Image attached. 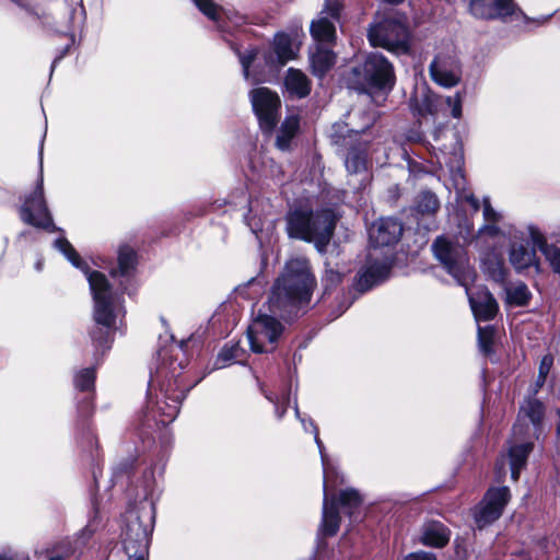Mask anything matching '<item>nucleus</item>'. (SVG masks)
<instances>
[{"label": "nucleus", "mask_w": 560, "mask_h": 560, "mask_svg": "<svg viewBox=\"0 0 560 560\" xmlns=\"http://www.w3.org/2000/svg\"><path fill=\"white\" fill-rule=\"evenodd\" d=\"M315 278L305 258H292L273 284L267 311L260 310L247 328L250 350L255 353L272 352L284 326L278 317L290 316L300 305L310 302Z\"/></svg>", "instance_id": "obj_1"}, {"label": "nucleus", "mask_w": 560, "mask_h": 560, "mask_svg": "<svg viewBox=\"0 0 560 560\" xmlns=\"http://www.w3.org/2000/svg\"><path fill=\"white\" fill-rule=\"evenodd\" d=\"M55 247L67 259L86 275L93 295V318L97 325L91 332V338L96 347L109 348L110 332L117 329V322L125 315L121 295L114 292L106 277L100 271L89 272L85 264L80 258L73 246L63 237L55 241Z\"/></svg>", "instance_id": "obj_2"}, {"label": "nucleus", "mask_w": 560, "mask_h": 560, "mask_svg": "<svg viewBox=\"0 0 560 560\" xmlns=\"http://www.w3.org/2000/svg\"><path fill=\"white\" fill-rule=\"evenodd\" d=\"M432 249L434 256L442 262L447 272L453 276L458 284L466 288L476 320H491L498 312L497 301L487 289L482 288L477 291L468 289V284L475 279V272L469 265L464 247L444 236H440L432 244Z\"/></svg>", "instance_id": "obj_3"}, {"label": "nucleus", "mask_w": 560, "mask_h": 560, "mask_svg": "<svg viewBox=\"0 0 560 560\" xmlns=\"http://www.w3.org/2000/svg\"><path fill=\"white\" fill-rule=\"evenodd\" d=\"M122 548L128 560H147L150 536L154 525V509L142 504L124 515Z\"/></svg>", "instance_id": "obj_4"}, {"label": "nucleus", "mask_w": 560, "mask_h": 560, "mask_svg": "<svg viewBox=\"0 0 560 560\" xmlns=\"http://www.w3.org/2000/svg\"><path fill=\"white\" fill-rule=\"evenodd\" d=\"M368 38L374 47L406 54L409 50L410 38L406 15L394 10L378 15L369 28Z\"/></svg>", "instance_id": "obj_5"}, {"label": "nucleus", "mask_w": 560, "mask_h": 560, "mask_svg": "<svg viewBox=\"0 0 560 560\" xmlns=\"http://www.w3.org/2000/svg\"><path fill=\"white\" fill-rule=\"evenodd\" d=\"M171 377L161 384L162 400L156 401L152 409V417L162 424L171 423L179 412L180 404L185 398L191 385H183L182 380L176 374V366L170 363Z\"/></svg>", "instance_id": "obj_6"}, {"label": "nucleus", "mask_w": 560, "mask_h": 560, "mask_svg": "<svg viewBox=\"0 0 560 560\" xmlns=\"http://www.w3.org/2000/svg\"><path fill=\"white\" fill-rule=\"evenodd\" d=\"M20 217L26 224L47 230L49 232L57 230L54 225L51 214L45 200L42 156L39 177L37 179L36 187L25 197L20 208Z\"/></svg>", "instance_id": "obj_7"}, {"label": "nucleus", "mask_w": 560, "mask_h": 560, "mask_svg": "<svg viewBox=\"0 0 560 560\" xmlns=\"http://www.w3.org/2000/svg\"><path fill=\"white\" fill-rule=\"evenodd\" d=\"M249 96L260 128L270 133L279 119L281 101L278 94L268 88H257L250 91Z\"/></svg>", "instance_id": "obj_8"}, {"label": "nucleus", "mask_w": 560, "mask_h": 560, "mask_svg": "<svg viewBox=\"0 0 560 560\" xmlns=\"http://www.w3.org/2000/svg\"><path fill=\"white\" fill-rule=\"evenodd\" d=\"M510 498L511 494L508 487L490 488L481 502L475 508L474 518L477 526L483 528L497 521L501 516Z\"/></svg>", "instance_id": "obj_9"}, {"label": "nucleus", "mask_w": 560, "mask_h": 560, "mask_svg": "<svg viewBox=\"0 0 560 560\" xmlns=\"http://www.w3.org/2000/svg\"><path fill=\"white\" fill-rule=\"evenodd\" d=\"M544 417L545 407L542 402L535 398L526 399L521 406L517 420L513 425L514 438L538 439Z\"/></svg>", "instance_id": "obj_10"}, {"label": "nucleus", "mask_w": 560, "mask_h": 560, "mask_svg": "<svg viewBox=\"0 0 560 560\" xmlns=\"http://www.w3.org/2000/svg\"><path fill=\"white\" fill-rule=\"evenodd\" d=\"M364 82L372 89L390 90L395 82L392 63L381 54H370L362 67Z\"/></svg>", "instance_id": "obj_11"}, {"label": "nucleus", "mask_w": 560, "mask_h": 560, "mask_svg": "<svg viewBox=\"0 0 560 560\" xmlns=\"http://www.w3.org/2000/svg\"><path fill=\"white\" fill-rule=\"evenodd\" d=\"M340 11L338 0H326L319 16L311 24V35L317 44L331 43L336 38L335 23L339 21Z\"/></svg>", "instance_id": "obj_12"}, {"label": "nucleus", "mask_w": 560, "mask_h": 560, "mask_svg": "<svg viewBox=\"0 0 560 560\" xmlns=\"http://www.w3.org/2000/svg\"><path fill=\"white\" fill-rule=\"evenodd\" d=\"M337 217L331 209L317 210L316 215L308 222V230H312V235L301 237V240L313 242L316 248L323 252L334 235Z\"/></svg>", "instance_id": "obj_13"}, {"label": "nucleus", "mask_w": 560, "mask_h": 560, "mask_svg": "<svg viewBox=\"0 0 560 560\" xmlns=\"http://www.w3.org/2000/svg\"><path fill=\"white\" fill-rule=\"evenodd\" d=\"M430 74L439 85L455 86L460 80L458 60L451 55H438L430 65Z\"/></svg>", "instance_id": "obj_14"}, {"label": "nucleus", "mask_w": 560, "mask_h": 560, "mask_svg": "<svg viewBox=\"0 0 560 560\" xmlns=\"http://www.w3.org/2000/svg\"><path fill=\"white\" fill-rule=\"evenodd\" d=\"M470 12L479 19H506L520 10L512 0H470Z\"/></svg>", "instance_id": "obj_15"}, {"label": "nucleus", "mask_w": 560, "mask_h": 560, "mask_svg": "<svg viewBox=\"0 0 560 560\" xmlns=\"http://www.w3.org/2000/svg\"><path fill=\"white\" fill-rule=\"evenodd\" d=\"M390 264L387 260H378L375 254L371 253L366 265L362 268L357 280V289L365 292L374 285L388 278Z\"/></svg>", "instance_id": "obj_16"}, {"label": "nucleus", "mask_w": 560, "mask_h": 560, "mask_svg": "<svg viewBox=\"0 0 560 560\" xmlns=\"http://www.w3.org/2000/svg\"><path fill=\"white\" fill-rule=\"evenodd\" d=\"M401 224L393 218L380 219L369 229L370 242L374 247L389 246L399 241Z\"/></svg>", "instance_id": "obj_17"}, {"label": "nucleus", "mask_w": 560, "mask_h": 560, "mask_svg": "<svg viewBox=\"0 0 560 560\" xmlns=\"http://www.w3.org/2000/svg\"><path fill=\"white\" fill-rule=\"evenodd\" d=\"M533 440L527 436L514 438L512 431V440L509 446V460L511 468V477L516 481L520 477L522 468L526 465L527 457L533 451Z\"/></svg>", "instance_id": "obj_18"}, {"label": "nucleus", "mask_w": 560, "mask_h": 560, "mask_svg": "<svg viewBox=\"0 0 560 560\" xmlns=\"http://www.w3.org/2000/svg\"><path fill=\"white\" fill-rule=\"evenodd\" d=\"M316 215V211L306 207H296L287 214V232L290 237H310L312 230H308V222Z\"/></svg>", "instance_id": "obj_19"}, {"label": "nucleus", "mask_w": 560, "mask_h": 560, "mask_svg": "<svg viewBox=\"0 0 560 560\" xmlns=\"http://www.w3.org/2000/svg\"><path fill=\"white\" fill-rule=\"evenodd\" d=\"M300 45L301 40L298 31H295L293 35L283 32L277 33L273 37L272 49L278 63L283 66L288 61L295 59L300 50Z\"/></svg>", "instance_id": "obj_20"}, {"label": "nucleus", "mask_w": 560, "mask_h": 560, "mask_svg": "<svg viewBox=\"0 0 560 560\" xmlns=\"http://www.w3.org/2000/svg\"><path fill=\"white\" fill-rule=\"evenodd\" d=\"M527 233L533 245L539 248L552 270L560 273V248L549 245L545 235L535 225H528Z\"/></svg>", "instance_id": "obj_21"}, {"label": "nucleus", "mask_w": 560, "mask_h": 560, "mask_svg": "<svg viewBox=\"0 0 560 560\" xmlns=\"http://www.w3.org/2000/svg\"><path fill=\"white\" fill-rule=\"evenodd\" d=\"M340 527V516L338 506L335 501L328 502L326 482H324V502H323V516L320 525V534L324 536H334Z\"/></svg>", "instance_id": "obj_22"}, {"label": "nucleus", "mask_w": 560, "mask_h": 560, "mask_svg": "<svg viewBox=\"0 0 560 560\" xmlns=\"http://www.w3.org/2000/svg\"><path fill=\"white\" fill-rule=\"evenodd\" d=\"M310 61L313 73L317 77H323L335 65L336 56L322 44H316L310 52Z\"/></svg>", "instance_id": "obj_23"}, {"label": "nucleus", "mask_w": 560, "mask_h": 560, "mask_svg": "<svg viewBox=\"0 0 560 560\" xmlns=\"http://www.w3.org/2000/svg\"><path fill=\"white\" fill-rule=\"evenodd\" d=\"M284 85L292 96L303 98L311 92V81L305 73L298 69L290 68L284 78Z\"/></svg>", "instance_id": "obj_24"}, {"label": "nucleus", "mask_w": 560, "mask_h": 560, "mask_svg": "<svg viewBox=\"0 0 560 560\" xmlns=\"http://www.w3.org/2000/svg\"><path fill=\"white\" fill-rule=\"evenodd\" d=\"M450 540V530L440 522H430L423 526L421 541L430 547L442 548Z\"/></svg>", "instance_id": "obj_25"}, {"label": "nucleus", "mask_w": 560, "mask_h": 560, "mask_svg": "<svg viewBox=\"0 0 560 560\" xmlns=\"http://www.w3.org/2000/svg\"><path fill=\"white\" fill-rule=\"evenodd\" d=\"M509 259L517 271L538 265L535 249H528L522 243L516 242L511 244Z\"/></svg>", "instance_id": "obj_26"}, {"label": "nucleus", "mask_w": 560, "mask_h": 560, "mask_svg": "<svg viewBox=\"0 0 560 560\" xmlns=\"http://www.w3.org/2000/svg\"><path fill=\"white\" fill-rule=\"evenodd\" d=\"M482 269L495 282H502L505 278V268L501 254L488 253L482 258Z\"/></svg>", "instance_id": "obj_27"}, {"label": "nucleus", "mask_w": 560, "mask_h": 560, "mask_svg": "<svg viewBox=\"0 0 560 560\" xmlns=\"http://www.w3.org/2000/svg\"><path fill=\"white\" fill-rule=\"evenodd\" d=\"M300 126L298 116H289L284 119L277 136L276 144L280 150H288L290 142L295 136Z\"/></svg>", "instance_id": "obj_28"}, {"label": "nucleus", "mask_w": 560, "mask_h": 560, "mask_svg": "<svg viewBox=\"0 0 560 560\" xmlns=\"http://www.w3.org/2000/svg\"><path fill=\"white\" fill-rule=\"evenodd\" d=\"M136 253L129 246H121L118 250V268L110 271L113 277H126L136 266Z\"/></svg>", "instance_id": "obj_29"}, {"label": "nucleus", "mask_w": 560, "mask_h": 560, "mask_svg": "<svg viewBox=\"0 0 560 560\" xmlns=\"http://www.w3.org/2000/svg\"><path fill=\"white\" fill-rule=\"evenodd\" d=\"M346 168L351 174H360L368 171L366 150L352 148L349 150L346 161Z\"/></svg>", "instance_id": "obj_30"}, {"label": "nucleus", "mask_w": 560, "mask_h": 560, "mask_svg": "<svg viewBox=\"0 0 560 560\" xmlns=\"http://www.w3.org/2000/svg\"><path fill=\"white\" fill-rule=\"evenodd\" d=\"M362 503L360 493L352 488L341 490L338 495V504L348 511L350 516L353 515V511L359 508Z\"/></svg>", "instance_id": "obj_31"}, {"label": "nucleus", "mask_w": 560, "mask_h": 560, "mask_svg": "<svg viewBox=\"0 0 560 560\" xmlns=\"http://www.w3.org/2000/svg\"><path fill=\"white\" fill-rule=\"evenodd\" d=\"M530 292L526 284L517 283L506 289V300L510 304L523 306L529 301Z\"/></svg>", "instance_id": "obj_32"}, {"label": "nucleus", "mask_w": 560, "mask_h": 560, "mask_svg": "<svg viewBox=\"0 0 560 560\" xmlns=\"http://www.w3.org/2000/svg\"><path fill=\"white\" fill-rule=\"evenodd\" d=\"M417 208L421 213L433 214L439 210L440 202L433 192L423 191L418 197Z\"/></svg>", "instance_id": "obj_33"}, {"label": "nucleus", "mask_w": 560, "mask_h": 560, "mask_svg": "<svg viewBox=\"0 0 560 560\" xmlns=\"http://www.w3.org/2000/svg\"><path fill=\"white\" fill-rule=\"evenodd\" d=\"M242 349L238 343L225 345L218 354V368H224L233 362L238 361Z\"/></svg>", "instance_id": "obj_34"}, {"label": "nucleus", "mask_w": 560, "mask_h": 560, "mask_svg": "<svg viewBox=\"0 0 560 560\" xmlns=\"http://www.w3.org/2000/svg\"><path fill=\"white\" fill-rule=\"evenodd\" d=\"M444 160H445V165L450 168V171L452 173L453 172L455 173V175H454L455 186L457 189H459L460 182L464 185V176L460 171V164L463 161L462 153L459 151H456L453 153V155L451 158L444 156Z\"/></svg>", "instance_id": "obj_35"}, {"label": "nucleus", "mask_w": 560, "mask_h": 560, "mask_svg": "<svg viewBox=\"0 0 560 560\" xmlns=\"http://www.w3.org/2000/svg\"><path fill=\"white\" fill-rule=\"evenodd\" d=\"M95 372L93 369H83L74 376V385L79 390H90L94 387Z\"/></svg>", "instance_id": "obj_36"}, {"label": "nucleus", "mask_w": 560, "mask_h": 560, "mask_svg": "<svg viewBox=\"0 0 560 560\" xmlns=\"http://www.w3.org/2000/svg\"><path fill=\"white\" fill-rule=\"evenodd\" d=\"M197 8L209 19L218 22L221 19L222 10L212 0H192Z\"/></svg>", "instance_id": "obj_37"}, {"label": "nucleus", "mask_w": 560, "mask_h": 560, "mask_svg": "<svg viewBox=\"0 0 560 560\" xmlns=\"http://www.w3.org/2000/svg\"><path fill=\"white\" fill-rule=\"evenodd\" d=\"M91 535H92V530L89 527H86L83 530L82 535L77 539L75 548L71 553L63 555V553L52 551L50 555L46 556V558H47L46 560H63V558L73 557V556L83 557L84 556L83 552H81V551L79 553H75V552H77L78 548L84 544L85 538L90 537Z\"/></svg>", "instance_id": "obj_38"}, {"label": "nucleus", "mask_w": 560, "mask_h": 560, "mask_svg": "<svg viewBox=\"0 0 560 560\" xmlns=\"http://www.w3.org/2000/svg\"><path fill=\"white\" fill-rule=\"evenodd\" d=\"M301 422H302L305 431H307L308 428L312 429V431L314 433L315 443H316V445L318 447V451H319V454H320L324 471L326 472L327 456L325 454V446H324L322 440L319 439L318 429H317V427L315 425V423L312 420H307L306 421L305 419H301Z\"/></svg>", "instance_id": "obj_39"}, {"label": "nucleus", "mask_w": 560, "mask_h": 560, "mask_svg": "<svg viewBox=\"0 0 560 560\" xmlns=\"http://www.w3.org/2000/svg\"><path fill=\"white\" fill-rule=\"evenodd\" d=\"M493 332H494V330H493V327H491V326L478 327L479 347L485 353H488L491 351Z\"/></svg>", "instance_id": "obj_40"}, {"label": "nucleus", "mask_w": 560, "mask_h": 560, "mask_svg": "<svg viewBox=\"0 0 560 560\" xmlns=\"http://www.w3.org/2000/svg\"><path fill=\"white\" fill-rule=\"evenodd\" d=\"M237 55H238V58H240V62L242 65V68H243V74H244V78L246 80H248L249 78V67L250 65L253 63V61L255 60V57H256V54L254 50H248L244 54L237 51Z\"/></svg>", "instance_id": "obj_41"}, {"label": "nucleus", "mask_w": 560, "mask_h": 560, "mask_svg": "<svg viewBox=\"0 0 560 560\" xmlns=\"http://www.w3.org/2000/svg\"><path fill=\"white\" fill-rule=\"evenodd\" d=\"M483 218L486 223H497L501 220V213L492 208L488 197L483 198Z\"/></svg>", "instance_id": "obj_42"}, {"label": "nucleus", "mask_w": 560, "mask_h": 560, "mask_svg": "<svg viewBox=\"0 0 560 560\" xmlns=\"http://www.w3.org/2000/svg\"><path fill=\"white\" fill-rule=\"evenodd\" d=\"M446 103L452 107V116L459 118L462 115V96L460 93H456L454 96H448Z\"/></svg>", "instance_id": "obj_43"}, {"label": "nucleus", "mask_w": 560, "mask_h": 560, "mask_svg": "<svg viewBox=\"0 0 560 560\" xmlns=\"http://www.w3.org/2000/svg\"><path fill=\"white\" fill-rule=\"evenodd\" d=\"M342 275L332 269H326L323 281L325 282L326 288L336 285L341 282Z\"/></svg>", "instance_id": "obj_44"}, {"label": "nucleus", "mask_w": 560, "mask_h": 560, "mask_svg": "<svg viewBox=\"0 0 560 560\" xmlns=\"http://www.w3.org/2000/svg\"><path fill=\"white\" fill-rule=\"evenodd\" d=\"M552 358L550 355H545L540 362V366H539V375H538V381L544 383L545 380H546V376L547 374L549 373V370L552 365Z\"/></svg>", "instance_id": "obj_45"}, {"label": "nucleus", "mask_w": 560, "mask_h": 560, "mask_svg": "<svg viewBox=\"0 0 560 560\" xmlns=\"http://www.w3.org/2000/svg\"><path fill=\"white\" fill-rule=\"evenodd\" d=\"M501 233L500 229L495 225V223H486L482 228L479 229L480 236H489L497 237Z\"/></svg>", "instance_id": "obj_46"}, {"label": "nucleus", "mask_w": 560, "mask_h": 560, "mask_svg": "<svg viewBox=\"0 0 560 560\" xmlns=\"http://www.w3.org/2000/svg\"><path fill=\"white\" fill-rule=\"evenodd\" d=\"M458 199L468 202L475 212L479 210V201L472 194H460Z\"/></svg>", "instance_id": "obj_47"}, {"label": "nucleus", "mask_w": 560, "mask_h": 560, "mask_svg": "<svg viewBox=\"0 0 560 560\" xmlns=\"http://www.w3.org/2000/svg\"><path fill=\"white\" fill-rule=\"evenodd\" d=\"M406 560H435V557L432 553L418 551L410 553Z\"/></svg>", "instance_id": "obj_48"}, {"label": "nucleus", "mask_w": 560, "mask_h": 560, "mask_svg": "<svg viewBox=\"0 0 560 560\" xmlns=\"http://www.w3.org/2000/svg\"><path fill=\"white\" fill-rule=\"evenodd\" d=\"M495 469H497V474L499 475V479L501 477L505 476L506 470H505V463H504V457L503 456L497 462Z\"/></svg>", "instance_id": "obj_49"}, {"label": "nucleus", "mask_w": 560, "mask_h": 560, "mask_svg": "<svg viewBox=\"0 0 560 560\" xmlns=\"http://www.w3.org/2000/svg\"><path fill=\"white\" fill-rule=\"evenodd\" d=\"M419 113H420L421 115H424V114H427V113H432L431 106L428 104V105H425L423 108H419Z\"/></svg>", "instance_id": "obj_50"}, {"label": "nucleus", "mask_w": 560, "mask_h": 560, "mask_svg": "<svg viewBox=\"0 0 560 560\" xmlns=\"http://www.w3.org/2000/svg\"><path fill=\"white\" fill-rule=\"evenodd\" d=\"M558 416H559V421H558V424H557V438H558V441L560 443V409L558 410Z\"/></svg>", "instance_id": "obj_51"}, {"label": "nucleus", "mask_w": 560, "mask_h": 560, "mask_svg": "<svg viewBox=\"0 0 560 560\" xmlns=\"http://www.w3.org/2000/svg\"><path fill=\"white\" fill-rule=\"evenodd\" d=\"M285 410H287V407H283V409L281 411H279L278 408L276 409V413H277L279 419L283 417Z\"/></svg>", "instance_id": "obj_52"}, {"label": "nucleus", "mask_w": 560, "mask_h": 560, "mask_svg": "<svg viewBox=\"0 0 560 560\" xmlns=\"http://www.w3.org/2000/svg\"><path fill=\"white\" fill-rule=\"evenodd\" d=\"M249 288H255L256 285H258V282L256 279H252L248 284H247Z\"/></svg>", "instance_id": "obj_53"}, {"label": "nucleus", "mask_w": 560, "mask_h": 560, "mask_svg": "<svg viewBox=\"0 0 560 560\" xmlns=\"http://www.w3.org/2000/svg\"><path fill=\"white\" fill-rule=\"evenodd\" d=\"M384 1L387 3L396 4V3L402 2L404 0H384Z\"/></svg>", "instance_id": "obj_54"}, {"label": "nucleus", "mask_w": 560, "mask_h": 560, "mask_svg": "<svg viewBox=\"0 0 560 560\" xmlns=\"http://www.w3.org/2000/svg\"><path fill=\"white\" fill-rule=\"evenodd\" d=\"M158 374H159V375H165V376H166L165 368H161V370H159V371H158Z\"/></svg>", "instance_id": "obj_55"}, {"label": "nucleus", "mask_w": 560, "mask_h": 560, "mask_svg": "<svg viewBox=\"0 0 560 560\" xmlns=\"http://www.w3.org/2000/svg\"><path fill=\"white\" fill-rule=\"evenodd\" d=\"M243 20H244L243 18L238 16L234 23L236 25H238V24L243 23Z\"/></svg>", "instance_id": "obj_56"}, {"label": "nucleus", "mask_w": 560, "mask_h": 560, "mask_svg": "<svg viewBox=\"0 0 560 560\" xmlns=\"http://www.w3.org/2000/svg\"><path fill=\"white\" fill-rule=\"evenodd\" d=\"M36 268H37V270H40V269H42V261H37V262H36Z\"/></svg>", "instance_id": "obj_57"}, {"label": "nucleus", "mask_w": 560, "mask_h": 560, "mask_svg": "<svg viewBox=\"0 0 560 560\" xmlns=\"http://www.w3.org/2000/svg\"><path fill=\"white\" fill-rule=\"evenodd\" d=\"M186 345H187V341H182V342H180V349L183 350V349H184V347H186Z\"/></svg>", "instance_id": "obj_58"}, {"label": "nucleus", "mask_w": 560, "mask_h": 560, "mask_svg": "<svg viewBox=\"0 0 560 560\" xmlns=\"http://www.w3.org/2000/svg\"><path fill=\"white\" fill-rule=\"evenodd\" d=\"M295 413H296V416H298V417H300V413H299V408H298V406H295Z\"/></svg>", "instance_id": "obj_59"}, {"label": "nucleus", "mask_w": 560, "mask_h": 560, "mask_svg": "<svg viewBox=\"0 0 560 560\" xmlns=\"http://www.w3.org/2000/svg\"><path fill=\"white\" fill-rule=\"evenodd\" d=\"M61 57H62V56H60V57H58V58L54 59V63H55V62H57Z\"/></svg>", "instance_id": "obj_60"}]
</instances>
